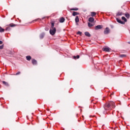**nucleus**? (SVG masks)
<instances>
[{
	"label": "nucleus",
	"instance_id": "1",
	"mask_svg": "<svg viewBox=\"0 0 130 130\" xmlns=\"http://www.w3.org/2000/svg\"><path fill=\"white\" fill-rule=\"evenodd\" d=\"M114 107H115V104L113 102H110L104 105L105 110L108 111H109V110H112V108H114Z\"/></svg>",
	"mask_w": 130,
	"mask_h": 130
},
{
	"label": "nucleus",
	"instance_id": "2",
	"mask_svg": "<svg viewBox=\"0 0 130 130\" xmlns=\"http://www.w3.org/2000/svg\"><path fill=\"white\" fill-rule=\"evenodd\" d=\"M50 34L51 35H54L55 33H56V28H53L52 29H50L49 30Z\"/></svg>",
	"mask_w": 130,
	"mask_h": 130
},
{
	"label": "nucleus",
	"instance_id": "3",
	"mask_svg": "<svg viewBox=\"0 0 130 130\" xmlns=\"http://www.w3.org/2000/svg\"><path fill=\"white\" fill-rule=\"evenodd\" d=\"M110 33V29H109L108 27H106L104 31V34H105V35H108Z\"/></svg>",
	"mask_w": 130,
	"mask_h": 130
},
{
	"label": "nucleus",
	"instance_id": "4",
	"mask_svg": "<svg viewBox=\"0 0 130 130\" xmlns=\"http://www.w3.org/2000/svg\"><path fill=\"white\" fill-rule=\"evenodd\" d=\"M116 21L117 22H118V23H119L120 24H122V25H124V24H125V22H124V21H121V20H120L118 18H116Z\"/></svg>",
	"mask_w": 130,
	"mask_h": 130
},
{
	"label": "nucleus",
	"instance_id": "5",
	"mask_svg": "<svg viewBox=\"0 0 130 130\" xmlns=\"http://www.w3.org/2000/svg\"><path fill=\"white\" fill-rule=\"evenodd\" d=\"M103 28V25H98L95 26V30H100V29H102Z\"/></svg>",
	"mask_w": 130,
	"mask_h": 130
},
{
	"label": "nucleus",
	"instance_id": "6",
	"mask_svg": "<svg viewBox=\"0 0 130 130\" xmlns=\"http://www.w3.org/2000/svg\"><path fill=\"white\" fill-rule=\"evenodd\" d=\"M84 34L85 36H87V37H91V34L88 31H86L84 32Z\"/></svg>",
	"mask_w": 130,
	"mask_h": 130
},
{
	"label": "nucleus",
	"instance_id": "7",
	"mask_svg": "<svg viewBox=\"0 0 130 130\" xmlns=\"http://www.w3.org/2000/svg\"><path fill=\"white\" fill-rule=\"evenodd\" d=\"M104 51H106V52H109V51H110V48H108V47H106L105 48H104Z\"/></svg>",
	"mask_w": 130,
	"mask_h": 130
},
{
	"label": "nucleus",
	"instance_id": "8",
	"mask_svg": "<svg viewBox=\"0 0 130 130\" xmlns=\"http://www.w3.org/2000/svg\"><path fill=\"white\" fill-rule=\"evenodd\" d=\"M45 34L44 32H42L41 34L40 35V39H43L44 38Z\"/></svg>",
	"mask_w": 130,
	"mask_h": 130
},
{
	"label": "nucleus",
	"instance_id": "9",
	"mask_svg": "<svg viewBox=\"0 0 130 130\" xmlns=\"http://www.w3.org/2000/svg\"><path fill=\"white\" fill-rule=\"evenodd\" d=\"M64 21H66V19H64V18H63V17H61L59 19L60 23H63V22H64Z\"/></svg>",
	"mask_w": 130,
	"mask_h": 130
},
{
	"label": "nucleus",
	"instance_id": "10",
	"mask_svg": "<svg viewBox=\"0 0 130 130\" xmlns=\"http://www.w3.org/2000/svg\"><path fill=\"white\" fill-rule=\"evenodd\" d=\"M31 62L34 65L37 64V61L35 59H32Z\"/></svg>",
	"mask_w": 130,
	"mask_h": 130
},
{
	"label": "nucleus",
	"instance_id": "11",
	"mask_svg": "<svg viewBox=\"0 0 130 130\" xmlns=\"http://www.w3.org/2000/svg\"><path fill=\"white\" fill-rule=\"evenodd\" d=\"M77 15H80V13H79L78 12H75V11H74L72 13V15L74 16H77Z\"/></svg>",
	"mask_w": 130,
	"mask_h": 130
},
{
	"label": "nucleus",
	"instance_id": "12",
	"mask_svg": "<svg viewBox=\"0 0 130 130\" xmlns=\"http://www.w3.org/2000/svg\"><path fill=\"white\" fill-rule=\"evenodd\" d=\"M80 19H79V16H76L75 18V22L76 23H79Z\"/></svg>",
	"mask_w": 130,
	"mask_h": 130
},
{
	"label": "nucleus",
	"instance_id": "13",
	"mask_svg": "<svg viewBox=\"0 0 130 130\" xmlns=\"http://www.w3.org/2000/svg\"><path fill=\"white\" fill-rule=\"evenodd\" d=\"M96 12H91V17H95V16H96Z\"/></svg>",
	"mask_w": 130,
	"mask_h": 130
},
{
	"label": "nucleus",
	"instance_id": "14",
	"mask_svg": "<svg viewBox=\"0 0 130 130\" xmlns=\"http://www.w3.org/2000/svg\"><path fill=\"white\" fill-rule=\"evenodd\" d=\"M94 18L93 17H90L89 19H88V22H94Z\"/></svg>",
	"mask_w": 130,
	"mask_h": 130
},
{
	"label": "nucleus",
	"instance_id": "15",
	"mask_svg": "<svg viewBox=\"0 0 130 130\" xmlns=\"http://www.w3.org/2000/svg\"><path fill=\"white\" fill-rule=\"evenodd\" d=\"M93 26H94V24L90 23V22H88V26L89 27V28H91V27H93Z\"/></svg>",
	"mask_w": 130,
	"mask_h": 130
},
{
	"label": "nucleus",
	"instance_id": "16",
	"mask_svg": "<svg viewBox=\"0 0 130 130\" xmlns=\"http://www.w3.org/2000/svg\"><path fill=\"white\" fill-rule=\"evenodd\" d=\"M3 84L5 85V86H7V87H9V83L6 81H3Z\"/></svg>",
	"mask_w": 130,
	"mask_h": 130
},
{
	"label": "nucleus",
	"instance_id": "17",
	"mask_svg": "<svg viewBox=\"0 0 130 130\" xmlns=\"http://www.w3.org/2000/svg\"><path fill=\"white\" fill-rule=\"evenodd\" d=\"M73 58L74 59H78L80 58V55H78L77 56H74Z\"/></svg>",
	"mask_w": 130,
	"mask_h": 130
},
{
	"label": "nucleus",
	"instance_id": "18",
	"mask_svg": "<svg viewBox=\"0 0 130 130\" xmlns=\"http://www.w3.org/2000/svg\"><path fill=\"white\" fill-rule=\"evenodd\" d=\"M121 19H122V20H123V21H124V22H127V20L126 19V18L125 17L122 16L121 17Z\"/></svg>",
	"mask_w": 130,
	"mask_h": 130
},
{
	"label": "nucleus",
	"instance_id": "19",
	"mask_svg": "<svg viewBox=\"0 0 130 130\" xmlns=\"http://www.w3.org/2000/svg\"><path fill=\"white\" fill-rule=\"evenodd\" d=\"M125 16L127 19H129V17H130L129 14L128 13L125 14Z\"/></svg>",
	"mask_w": 130,
	"mask_h": 130
},
{
	"label": "nucleus",
	"instance_id": "20",
	"mask_svg": "<svg viewBox=\"0 0 130 130\" xmlns=\"http://www.w3.org/2000/svg\"><path fill=\"white\" fill-rule=\"evenodd\" d=\"M0 32L3 33V32H5V29L3 28L2 27L0 26Z\"/></svg>",
	"mask_w": 130,
	"mask_h": 130
},
{
	"label": "nucleus",
	"instance_id": "21",
	"mask_svg": "<svg viewBox=\"0 0 130 130\" xmlns=\"http://www.w3.org/2000/svg\"><path fill=\"white\" fill-rule=\"evenodd\" d=\"M26 58L27 60H31V56H27Z\"/></svg>",
	"mask_w": 130,
	"mask_h": 130
},
{
	"label": "nucleus",
	"instance_id": "22",
	"mask_svg": "<svg viewBox=\"0 0 130 130\" xmlns=\"http://www.w3.org/2000/svg\"><path fill=\"white\" fill-rule=\"evenodd\" d=\"M122 15H123L122 12H119L117 13V16H122Z\"/></svg>",
	"mask_w": 130,
	"mask_h": 130
},
{
	"label": "nucleus",
	"instance_id": "23",
	"mask_svg": "<svg viewBox=\"0 0 130 130\" xmlns=\"http://www.w3.org/2000/svg\"><path fill=\"white\" fill-rule=\"evenodd\" d=\"M120 57H122V58L126 57V55H125V54L120 55Z\"/></svg>",
	"mask_w": 130,
	"mask_h": 130
},
{
	"label": "nucleus",
	"instance_id": "24",
	"mask_svg": "<svg viewBox=\"0 0 130 130\" xmlns=\"http://www.w3.org/2000/svg\"><path fill=\"white\" fill-rule=\"evenodd\" d=\"M77 35H80V36H82V32L80 31H78L77 32Z\"/></svg>",
	"mask_w": 130,
	"mask_h": 130
},
{
	"label": "nucleus",
	"instance_id": "25",
	"mask_svg": "<svg viewBox=\"0 0 130 130\" xmlns=\"http://www.w3.org/2000/svg\"><path fill=\"white\" fill-rule=\"evenodd\" d=\"M71 10V11H78V10H79V9L75 8H72Z\"/></svg>",
	"mask_w": 130,
	"mask_h": 130
},
{
	"label": "nucleus",
	"instance_id": "26",
	"mask_svg": "<svg viewBox=\"0 0 130 130\" xmlns=\"http://www.w3.org/2000/svg\"><path fill=\"white\" fill-rule=\"evenodd\" d=\"M51 28H55V27H54V23H53V22L51 23Z\"/></svg>",
	"mask_w": 130,
	"mask_h": 130
},
{
	"label": "nucleus",
	"instance_id": "27",
	"mask_svg": "<svg viewBox=\"0 0 130 130\" xmlns=\"http://www.w3.org/2000/svg\"><path fill=\"white\" fill-rule=\"evenodd\" d=\"M6 31H9L10 30V26L6 27Z\"/></svg>",
	"mask_w": 130,
	"mask_h": 130
},
{
	"label": "nucleus",
	"instance_id": "28",
	"mask_svg": "<svg viewBox=\"0 0 130 130\" xmlns=\"http://www.w3.org/2000/svg\"><path fill=\"white\" fill-rule=\"evenodd\" d=\"M21 74L20 72H18V73H17L15 75V76H18V75H20Z\"/></svg>",
	"mask_w": 130,
	"mask_h": 130
},
{
	"label": "nucleus",
	"instance_id": "29",
	"mask_svg": "<svg viewBox=\"0 0 130 130\" xmlns=\"http://www.w3.org/2000/svg\"><path fill=\"white\" fill-rule=\"evenodd\" d=\"M3 48H4V45L0 46V49H3Z\"/></svg>",
	"mask_w": 130,
	"mask_h": 130
},
{
	"label": "nucleus",
	"instance_id": "30",
	"mask_svg": "<svg viewBox=\"0 0 130 130\" xmlns=\"http://www.w3.org/2000/svg\"><path fill=\"white\" fill-rule=\"evenodd\" d=\"M38 20H39V19H35V20L32 21V22H36L38 21Z\"/></svg>",
	"mask_w": 130,
	"mask_h": 130
},
{
	"label": "nucleus",
	"instance_id": "31",
	"mask_svg": "<svg viewBox=\"0 0 130 130\" xmlns=\"http://www.w3.org/2000/svg\"><path fill=\"white\" fill-rule=\"evenodd\" d=\"M103 113H104V114H106L107 113V112H106V111H104V112H103Z\"/></svg>",
	"mask_w": 130,
	"mask_h": 130
},
{
	"label": "nucleus",
	"instance_id": "32",
	"mask_svg": "<svg viewBox=\"0 0 130 130\" xmlns=\"http://www.w3.org/2000/svg\"><path fill=\"white\" fill-rule=\"evenodd\" d=\"M10 26L11 27H15V25L12 24V25H10Z\"/></svg>",
	"mask_w": 130,
	"mask_h": 130
},
{
	"label": "nucleus",
	"instance_id": "33",
	"mask_svg": "<svg viewBox=\"0 0 130 130\" xmlns=\"http://www.w3.org/2000/svg\"><path fill=\"white\" fill-rule=\"evenodd\" d=\"M0 44H3V41H0Z\"/></svg>",
	"mask_w": 130,
	"mask_h": 130
},
{
	"label": "nucleus",
	"instance_id": "34",
	"mask_svg": "<svg viewBox=\"0 0 130 130\" xmlns=\"http://www.w3.org/2000/svg\"><path fill=\"white\" fill-rule=\"evenodd\" d=\"M111 27L113 28L114 27L113 25H111Z\"/></svg>",
	"mask_w": 130,
	"mask_h": 130
},
{
	"label": "nucleus",
	"instance_id": "35",
	"mask_svg": "<svg viewBox=\"0 0 130 130\" xmlns=\"http://www.w3.org/2000/svg\"><path fill=\"white\" fill-rule=\"evenodd\" d=\"M45 30H46V31H47V28H45Z\"/></svg>",
	"mask_w": 130,
	"mask_h": 130
},
{
	"label": "nucleus",
	"instance_id": "36",
	"mask_svg": "<svg viewBox=\"0 0 130 130\" xmlns=\"http://www.w3.org/2000/svg\"><path fill=\"white\" fill-rule=\"evenodd\" d=\"M45 30H46V31H47V28H45Z\"/></svg>",
	"mask_w": 130,
	"mask_h": 130
},
{
	"label": "nucleus",
	"instance_id": "37",
	"mask_svg": "<svg viewBox=\"0 0 130 130\" xmlns=\"http://www.w3.org/2000/svg\"><path fill=\"white\" fill-rule=\"evenodd\" d=\"M128 44H130V42H128Z\"/></svg>",
	"mask_w": 130,
	"mask_h": 130
},
{
	"label": "nucleus",
	"instance_id": "38",
	"mask_svg": "<svg viewBox=\"0 0 130 130\" xmlns=\"http://www.w3.org/2000/svg\"><path fill=\"white\" fill-rule=\"evenodd\" d=\"M42 19H44V18H43Z\"/></svg>",
	"mask_w": 130,
	"mask_h": 130
}]
</instances>
